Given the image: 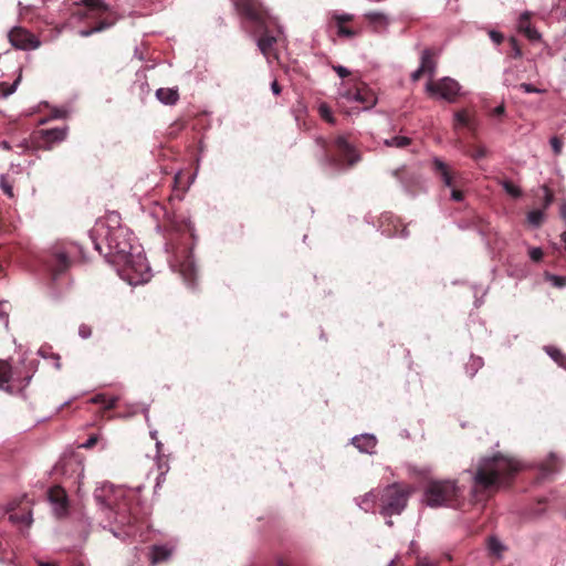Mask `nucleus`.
<instances>
[{"mask_svg": "<svg viewBox=\"0 0 566 566\" xmlns=\"http://www.w3.org/2000/svg\"><path fill=\"white\" fill-rule=\"evenodd\" d=\"M107 251L104 253L107 261L118 268L120 276L130 285H138L149 281L150 269L140 247L134 243L135 238L126 227H101Z\"/></svg>", "mask_w": 566, "mask_h": 566, "instance_id": "nucleus-1", "label": "nucleus"}, {"mask_svg": "<svg viewBox=\"0 0 566 566\" xmlns=\"http://www.w3.org/2000/svg\"><path fill=\"white\" fill-rule=\"evenodd\" d=\"M521 470L520 463L501 453L483 458L474 475L475 490H494L510 483Z\"/></svg>", "mask_w": 566, "mask_h": 566, "instance_id": "nucleus-2", "label": "nucleus"}, {"mask_svg": "<svg viewBox=\"0 0 566 566\" xmlns=\"http://www.w3.org/2000/svg\"><path fill=\"white\" fill-rule=\"evenodd\" d=\"M38 368L34 358L0 359V389H24Z\"/></svg>", "mask_w": 566, "mask_h": 566, "instance_id": "nucleus-3", "label": "nucleus"}, {"mask_svg": "<svg viewBox=\"0 0 566 566\" xmlns=\"http://www.w3.org/2000/svg\"><path fill=\"white\" fill-rule=\"evenodd\" d=\"M315 142L324 151L326 163L336 169L350 168L360 160V155L344 135L334 139L333 147L323 137H317Z\"/></svg>", "mask_w": 566, "mask_h": 566, "instance_id": "nucleus-4", "label": "nucleus"}, {"mask_svg": "<svg viewBox=\"0 0 566 566\" xmlns=\"http://www.w3.org/2000/svg\"><path fill=\"white\" fill-rule=\"evenodd\" d=\"M424 500L430 507L458 509L463 502V490L455 480H429L424 488Z\"/></svg>", "mask_w": 566, "mask_h": 566, "instance_id": "nucleus-5", "label": "nucleus"}, {"mask_svg": "<svg viewBox=\"0 0 566 566\" xmlns=\"http://www.w3.org/2000/svg\"><path fill=\"white\" fill-rule=\"evenodd\" d=\"M77 248L71 245L54 247L52 251L43 259V265L51 279L55 281L61 274L65 273L72 264V259Z\"/></svg>", "mask_w": 566, "mask_h": 566, "instance_id": "nucleus-6", "label": "nucleus"}, {"mask_svg": "<svg viewBox=\"0 0 566 566\" xmlns=\"http://www.w3.org/2000/svg\"><path fill=\"white\" fill-rule=\"evenodd\" d=\"M409 493L398 484H391L380 490L379 513L390 517L400 514L407 505Z\"/></svg>", "mask_w": 566, "mask_h": 566, "instance_id": "nucleus-7", "label": "nucleus"}, {"mask_svg": "<svg viewBox=\"0 0 566 566\" xmlns=\"http://www.w3.org/2000/svg\"><path fill=\"white\" fill-rule=\"evenodd\" d=\"M81 2L86 8L84 15L96 17L101 19V21L95 27L87 30H82L80 32L82 36H90L93 33L103 31L115 23L116 19L104 0H81Z\"/></svg>", "mask_w": 566, "mask_h": 566, "instance_id": "nucleus-8", "label": "nucleus"}, {"mask_svg": "<svg viewBox=\"0 0 566 566\" xmlns=\"http://www.w3.org/2000/svg\"><path fill=\"white\" fill-rule=\"evenodd\" d=\"M231 2L237 12L255 28H264L273 19L261 0H231Z\"/></svg>", "mask_w": 566, "mask_h": 566, "instance_id": "nucleus-9", "label": "nucleus"}, {"mask_svg": "<svg viewBox=\"0 0 566 566\" xmlns=\"http://www.w3.org/2000/svg\"><path fill=\"white\" fill-rule=\"evenodd\" d=\"M115 521L118 524L132 526L140 518V509L138 496L135 493L123 495L122 500L115 506Z\"/></svg>", "mask_w": 566, "mask_h": 566, "instance_id": "nucleus-10", "label": "nucleus"}, {"mask_svg": "<svg viewBox=\"0 0 566 566\" xmlns=\"http://www.w3.org/2000/svg\"><path fill=\"white\" fill-rule=\"evenodd\" d=\"M426 90L429 95H439L441 98L452 103L459 95L460 85L451 77H443L438 81L430 80L427 83Z\"/></svg>", "mask_w": 566, "mask_h": 566, "instance_id": "nucleus-11", "label": "nucleus"}, {"mask_svg": "<svg viewBox=\"0 0 566 566\" xmlns=\"http://www.w3.org/2000/svg\"><path fill=\"white\" fill-rule=\"evenodd\" d=\"M9 41L15 49L34 50L41 44L40 40L22 27H14L8 34Z\"/></svg>", "mask_w": 566, "mask_h": 566, "instance_id": "nucleus-12", "label": "nucleus"}, {"mask_svg": "<svg viewBox=\"0 0 566 566\" xmlns=\"http://www.w3.org/2000/svg\"><path fill=\"white\" fill-rule=\"evenodd\" d=\"M432 168L434 174L440 178L444 186L453 188L451 191L452 200L462 201L464 193L461 190L454 188V172L450 169V167L441 159L434 158L432 161Z\"/></svg>", "mask_w": 566, "mask_h": 566, "instance_id": "nucleus-13", "label": "nucleus"}, {"mask_svg": "<svg viewBox=\"0 0 566 566\" xmlns=\"http://www.w3.org/2000/svg\"><path fill=\"white\" fill-rule=\"evenodd\" d=\"M461 128H465L470 135L475 138L479 129V119L475 112H471L467 108L457 111L453 115V129L457 132Z\"/></svg>", "mask_w": 566, "mask_h": 566, "instance_id": "nucleus-14", "label": "nucleus"}, {"mask_svg": "<svg viewBox=\"0 0 566 566\" xmlns=\"http://www.w3.org/2000/svg\"><path fill=\"white\" fill-rule=\"evenodd\" d=\"M436 56L437 52L431 48H427L422 51L420 66L411 74L413 82L419 81L424 74L429 75L430 78L434 75L437 69Z\"/></svg>", "mask_w": 566, "mask_h": 566, "instance_id": "nucleus-15", "label": "nucleus"}, {"mask_svg": "<svg viewBox=\"0 0 566 566\" xmlns=\"http://www.w3.org/2000/svg\"><path fill=\"white\" fill-rule=\"evenodd\" d=\"M275 25L277 28V34L281 33L280 28L277 27L276 20L273 18L271 22H268L264 28H255L258 32L261 33L258 39V46L263 55L269 56L274 48V44L277 42V36L271 31V27Z\"/></svg>", "mask_w": 566, "mask_h": 566, "instance_id": "nucleus-16", "label": "nucleus"}, {"mask_svg": "<svg viewBox=\"0 0 566 566\" xmlns=\"http://www.w3.org/2000/svg\"><path fill=\"white\" fill-rule=\"evenodd\" d=\"M348 97L364 104L365 109H369L377 103L375 93L366 84H358L354 90L348 91Z\"/></svg>", "mask_w": 566, "mask_h": 566, "instance_id": "nucleus-17", "label": "nucleus"}, {"mask_svg": "<svg viewBox=\"0 0 566 566\" xmlns=\"http://www.w3.org/2000/svg\"><path fill=\"white\" fill-rule=\"evenodd\" d=\"M50 502L55 505V512L59 516L66 514L69 507L67 494L60 485L52 486L48 491Z\"/></svg>", "mask_w": 566, "mask_h": 566, "instance_id": "nucleus-18", "label": "nucleus"}, {"mask_svg": "<svg viewBox=\"0 0 566 566\" xmlns=\"http://www.w3.org/2000/svg\"><path fill=\"white\" fill-rule=\"evenodd\" d=\"M532 13L525 11L521 14L517 23V29L521 33H523L530 41H539L542 35L541 33L532 25L531 23Z\"/></svg>", "mask_w": 566, "mask_h": 566, "instance_id": "nucleus-19", "label": "nucleus"}, {"mask_svg": "<svg viewBox=\"0 0 566 566\" xmlns=\"http://www.w3.org/2000/svg\"><path fill=\"white\" fill-rule=\"evenodd\" d=\"M39 139L41 143L48 147H50L54 143H59L65 139L66 137V128H51V129H41L38 132Z\"/></svg>", "mask_w": 566, "mask_h": 566, "instance_id": "nucleus-20", "label": "nucleus"}, {"mask_svg": "<svg viewBox=\"0 0 566 566\" xmlns=\"http://www.w3.org/2000/svg\"><path fill=\"white\" fill-rule=\"evenodd\" d=\"M335 21V25L337 28V35L342 38H354L358 34V32L354 29L347 28L345 23L353 20V15L350 14H336L333 17Z\"/></svg>", "mask_w": 566, "mask_h": 566, "instance_id": "nucleus-21", "label": "nucleus"}, {"mask_svg": "<svg viewBox=\"0 0 566 566\" xmlns=\"http://www.w3.org/2000/svg\"><path fill=\"white\" fill-rule=\"evenodd\" d=\"M379 503L380 490H371L365 495H363L358 501V505L365 512L374 511L376 506L379 507Z\"/></svg>", "mask_w": 566, "mask_h": 566, "instance_id": "nucleus-22", "label": "nucleus"}, {"mask_svg": "<svg viewBox=\"0 0 566 566\" xmlns=\"http://www.w3.org/2000/svg\"><path fill=\"white\" fill-rule=\"evenodd\" d=\"M353 444L361 452L370 453L377 444V440L371 434H361L354 437Z\"/></svg>", "mask_w": 566, "mask_h": 566, "instance_id": "nucleus-23", "label": "nucleus"}, {"mask_svg": "<svg viewBox=\"0 0 566 566\" xmlns=\"http://www.w3.org/2000/svg\"><path fill=\"white\" fill-rule=\"evenodd\" d=\"M179 273L188 284H192L196 277L195 263L190 255L179 264Z\"/></svg>", "mask_w": 566, "mask_h": 566, "instance_id": "nucleus-24", "label": "nucleus"}, {"mask_svg": "<svg viewBox=\"0 0 566 566\" xmlns=\"http://www.w3.org/2000/svg\"><path fill=\"white\" fill-rule=\"evenodd\" d=\"M365 19L376 32L385 30L388 25L387 17L380 12H368L365 14Z\"/></svg>", "mask_w": 566, "mask_h": 566, "instance_id": "nucleus-25", "label": "nucleus"}, {"mask_svg": "<svg viewBox=\"0 0 566 566\" xmlns=\"http://www.w3.org/2000/svg\"><path fill=\"white\" fill-rule=\"evenodd\" d=\"M157 98L167 105H174L179 99V93L176 88L161 87L156 92Z\"/></svg>", "mask_w": 566, "mask_h": 566, "instance_id": "nucleus-26", "label": "nucleus"}, {"mask_svg": "<svg viewBox=\"0 0 566 566\" xmlns=\"http://www.w3.org/2000/svg\"><path fill=\"white\" fill-rule=\"evenodd\" d=\"M93 403L102 405L103 410H111L118 408V399L114 396H108L105 392H101L91 399Z\"/></svg>", "mask_w": 566, "mask_h": 566, "instance_id": "nucleus-27", "label": "nucleus"}, {"mask_svg": "<svg viewBox=\"0 0 566 566\" xmlns=\"http://www.w3.org/2000/svg\"><path fill=\"white\" fill-rule=\"evenodd\" d=\"M171 556V549L166 546L155 545L151 549V563L159 564L167 562Z\"/></svg>", "mask_w": 566, "mask_h": 566, "instance_id": "nucleus-28", "label": "nucleus"}, {"mask_svg": "<svg viewBox=\"0 0 566 566\" xmlns=\"http://www.w3.org/2000/svg\"><path fill=\"white\" fill-rule=\"evenodd\" d=\"M559 470V460L551 454L542 464L541 471L544 476L554 474Z\"/></svg>", "mask_w": 566, "mask_h": 566, "instance_id": "nucleus-29", "label": "nucleus"}, {"mask_svg": "<svg viewBox=\"0 0 566 566\" xmlns=\"http://www.w3.org/2000/svg\"><path fill=\"white\" fill-rule=\"evenodd\" d=\"M547 355L562 368L566 369V355L554 346H545Z\"/></svg>", "mask_w": 566, "mask_h": 566, "instance_id": "nucleus-30", "label": "nucleus"}, {"mask_svg": "<svg viewBox=\"0 0 566 566\" xmlns=\"http://www.w3.org/2000/svg\"><path fill=\"white\" fill-rule=\"evenodd\" d=\"M412 139L407 136H392L384 140V145L387 147L406 148L411 145Z\"/></svg>", "mask_w": 566, "mask_h": 566, "instance_id": "nucleus-31", "label": "nucleus"}, {"mask_svg": "<svg viewBox=\"0 0 566 566\" xmlns=\"http://www.w3.org/2000/svg\"><path fill=\"white\" fill-rule=\"evenodd\" d=\"M544 217L545 214L543 209H535L527 213V221L533 227L538 228L543 223Z\"/></svg>", "mask_w": 566, "mask_h": 566, "instance_id": "nucleus-32", "label": "nucleus"}, {"mask_svg": "<svg viewBox=\"0 0 566 566\" xmlns=\"http://www.w3.org/2000/svg\"><path fill=\"white\" fill-rule=\"evenodd\" d=\"M20 80H21V74L18 76V78L12 84H9L7 82H1L0 83V95L2 97H8L12 93H14Z\"/></svg>", "mask_w": 566, "mask_h": 566, "instance_id": "nucleus-33", "label": "nucleus"}, {"mask_svg": "<svg viewBox=\"0 0 566 566\" xmlns=\"http://www.w3.org/2000/svg\"><path fill=\"white\" fill-rule=\"evenodd\" d=\"M501 185H502L503 189L505 190V192L507 195H510L511 197L520 198L522 196V190L520 189V187L514 185L512 181L503 180V181H501Z\"/></svg>", "mask_w": 566, "mask_h": 566, "instance_id": "nucleus-34", "label": "nucleus"}, {"mask_svg": "<svg viewBox=\"0 0 566 566\" xmlns=\"http://www.w3.org/2000/svg\"><path fill=\"white\" fill-rule=\"evenodd\" d=\"M488 548L491 554L496 555V556H500L502 554V552L504 551V546L495 537H490L488 539Z\"/></svg>", "mask_w": 566, "mask_h": 566, "instance_id": "nucleus-35", "label": "nucleus"}, {"mask_svg": "<svg viewBox=\"0 0 566 566\" xmlns=\"http://www.w3.org/2000/svg\"><path fill=\"white\" fill-rule=\"evenodd\" d=\"M10 520L12 522H18V523L30 525L31 522H32L31 512L28 511L27 513H22V514L11 513L10 514Z\"/></svg>", "mask_w": 566, "mask_h": 566, "instance_id": "nucleus-36", "label": "nucleus"}, {"mask_svg": "<svg viewBox=\"0 0 566 566\" xmlns=\"http://www.w3.org/2000/svg\"><path fill=\"white\" fill-rule=\"evenodd\" d=\"M318 113L321 115V117L326 120L327 123L329 124H334L335 123V119L332 115V111L329 108V106L325 103H322L319 106H318Z\"/></svg>", "mask_w": 566, "mask_h": 566, "instance_id": "nucleus-37", "label": "nucleus"}, {"mask_svg": "<svg viewBox=\"0 0 566 566\" xmlns=\"http://www.w3.org/2000/svg\"><path fill=\"white\" fill-rule=\"evenodd\" d=\"M509 43H510V46H511L510 56L513 57V59H521L522 55H523V52H522V49H521V46L518 44V41L515 38H511L509 40Z\"/></svg>", "mask_w": 566, "mask_h": 566, "instance_id": "nucleus-38", "label": "nucleus"}, {"mask_svg": "<svg viewBox=\"0 0 566 566\" xmlns=\"http://www.w3.org/2000/svg\"><path fill=\"white\" fill-rule=\"evenodd\" d=\"M0 188L10 199L14 198L13 185L4 176L0 179Z\"/></svg>", "mask_w": 566, "mask_h": 566, "instance_id": "nucleus-39", "label": "nucleus"}, {"mask_svg": "<svg viewBox=\"0 0 566 566\" xmlns=\"http://www.w3.org/2000/svg\"><path fill=\"white\" fill-rule=\"evenodd\" d=\"M486 148L483 147V146H480V145H475V146H472L470 151H469V155L475 159V160H479V159H482L486 156Z\"/></svg>", "mask_w": 566, "mask_h": 566, "instance_id": "nucleus-40", "label": "nucleus"}, {"mask_svg": "<svg viewBox=\"0 0 566 566\" xmlns=\"http://www.w3.org/2000/svg\"><path fill=\"white\" fill-rule=\"evenodd\" d=\"M549 144L555 155H559L563 149V140L558 136L551 138Z\"/></svg>", "mask_w": 566, "mask_h": 566, "instance_id": "nucleus-41", "label": "nucleus"}, {"mask_svg": "<svg viewBox=\"0 0 566 566\" xmlns=\"http://www.w3.org/2000/svg\"><path fill=\"white\" fill-rule=\"evenodd\" d=\"M543 190H544L543 210H545L553 202L554 195L547 187H543Z\"/></svg>", "mask_w": 566, "mask_h": 566, "instance_id": "nucleus-42", "label": "nucleus"}, {"mask_svg": "<svg viewBox=\"0 0 566 566\" xmlns=\"http://www.w3.org/2000/svg\"><path fill=\"white\" fill-rule=\"evenodd\" d=\"M78 334L82 338H88L91 335H92V327L90 325H86V324H82L80 327H78Z\"/></svg>", "mask_w": 566, "mask_h": 566, "instance_id": "nucleus-43", "label": "nucleus"}, {"mask_svg": "<svg viewBox=\"0 0 566 566\" xmlns=\"http://www.w3.org/2000/svg\"><path fill=\"white\" fill-rule=\"evenodd\" d=\"M408 170L402 167V168H399V169H396L394 171V176L399 179L402 184H406V177L408 176Z\"/></svg>", "mask_w": 566, "mask_h": 566, "instance_id": "nucleus-44", "label": "nucleus"}, {"mask_svg": "<svg viewBox=\"0 0 566 566\" xmlns=\"http://www.w3.org/2000/svg\"><path fill=\"white\" fill-rule=\"evenodd\" d=\"M530 258L534 262H538L543 258V251L539 248H533V249L530 250Z\"/></svg>", "mask_w": 566, "mask_h": 566, "instance_id": "nucleus-45", "label": "nucleus"}, {"mask_svg": "<svg viewBox=\"0 0 566 566\" xmlns=\"http://www.w3.org/2000/svg\"><path fill=\"white\" fill-rule=\"evenodd\" d=\"M489 34H490L491 40L497 45L501 44L504 40V36L501 32L492 30V31H490Z\"/></svg>", "mask_w": 566, "mask_h": 566, "instance_id": "nucleus-46", "label": "nucleus"}, {"mask_svg": "<svg viewBox=\"0 0 566 566\" xmlns=\"http://www.w3.org/2000/svg\"><path fill=\"white\" fill-rule=\"evenodd\" d=\"M520 90L524 91L525 93H538L539 90L536 88L534 85L528 83H522L518 86Z\"/></svg>", "mask_w": 566, "mask_h": 566, "instance_id": "nucleus-47", "label": "nucleus"}, {"mask_svg": "<svg viewBox=\"0 0 566 566\" xmlns=\"http://www.w3.org/2000/svg\"><path fill=\"white\" fill-rule=\"evenodd\" d=\"M333 70H334V71H335V72H336L340 77H346V76H348V75L350 74V72H349L346 67H344V66H342V65H335V66H333Z\"/></svg>", "mask_w": 566, "mask_h": 566, "instance_id": "nucleus-48", "label": "nucleus"}, {"mask_svg": "<svg viewBox=\"0 0 566 566\" xmlns=\"http://www.w3.org/2000/svg\"><path fill=\"white\" fill-rule=\"evenodd\" d=\"M97 440L98 439L96 436H91L82 447L85 449H91L97 443Z\"/></svg>", "mask_w": 566, "mask_h": 566, "instance_id": "nucleus-49", "label": "nucleus"}, {"mask_svg": "<svg viewBox=\"0 0 566 566\" xmlns=\"http://www.w3.org/2000/svg\"><path fill=\"white\" fill-rule=\"evenodd\" d=\"M504 113H505V107L503 104H501L493 109L492 115L493 116H502Z\"/></svg>", "mask_w": 566, "mask_h": 566, "instance_id": "nucleus-50", "label": "nucleus"}, {"mask_svg": "<svg viewBox=\"0 0 566 566\" xmlns=\"http://www.w3.org/2000/svg\"><path fill=\"white\" fill-rule=\"evenodd\" d=\"M119 221V216L115 212L111 213L108 217H107V222H112V223H118Z\"/></svg>", "mask_w": 566, "mask_h": 566, "instance_id": "nucleus-51", "label": "nucleus"}, {"mask_svg": "<svg viewBox=\"0 0 566 566\" xmlns=\"http://www.w3.org/2000/svg\"><path fill=\"white\" fill-rule=\"evenodd\" d=\"M417 566H436L432 562L427 558L419 559Z\"/></svg>", "mask_w": 566, "mask_h": 566, "instance_id": "nucleus-52", "label": "nucleus"}, {"mask_svg": "<svg viewBox=\"0 0 566 566\" xmlns=\"http://www.w3.org/2000/svg\"><path fill=\"white\" fill-rule=\"evenodd\" d=\"M271 87L274 94L279 95L281 93V86L276 81L272 83Z\"/></svg>", "mask_w": 566, "mask_h": 566, "instance_id": "nucleus-53", "label": "nucleus"}, {"mask_svg": "<svg viewBox=\"0 0 566 566\" xmlns=\"http://www.w3.org/2000/svg\"><path fill=\"white\" fill-rule=\"evenodd\" d=\"M276 566H290L285 559H283L282 557H279L276 559Z\"/></svg>", "mask_w": 566, "mask_h": 566, "instance_id": "nucleus-54", "label": "nucleus"}, {"mask_svg": "<svg viewBox=\"0 0 566 566\" xmlns=\"http://www.w3.org/2000/svg\"><path fill=\"white\" fill-rule=\"evenodd\" d=\"M52 358L54 359V365L57 369H60L61 367V364H60V356L59 355H53Z\"/></svg>", "mask_w": 566, "mask_h": 566, "instance_id": "nucleus-55", "label": "nucleus"}, {"mask_svg": "<svg viewBox=\"0 0 566 566\" xmlns=\"http://www.w3.org/2000/svg\"><path fill=\"white\" fill-rule=\"evenodd\" d=\"M159 208H160V210L164 211V217L167 218V219H170V214L167 211L166 207L165 206H159Z\"/></svg>", "mask_w": 566, "mask_h": 566, "instance_id": "nucleus-56", "label": "nucleus"}, {"mask_svg": "<svg viewBox=\"0 0 566 566\" xmlns=\"http://www.w3.org/2000/svg\"><path fill=\"white\" fill-rule=\"evenodd\" d=\"M560 212H562L563 218H564V219H566V203H564V205L562 206V210H560Z\"/></svg>", "mask_w": 566, "mask_h": 566, "instance_id": "nucleus-57", "label": "nucleus"}, {"mask_svg": "<svg viewBox=\"0 0 566 566\" xmlns=\"http://www.w3.org/2000/svg\"><path fill=\"white\" fill-rule=\"evenodd\" d=\"M562 241H563V243H564V248H565V250H566V231H565V232H563V234H562Z\"/></svg>", "mask_w": 566, "mask_h": 566, "instance_id": "nucleus-58", "label": "nucleus"}, {"mask_svg": "<svg viewBox=\"0 0 566 566\" xmlns=\"http://www.w3.org/2000/svg\"><path fill=\"white\" fill-rule=\"evenodd\" d=\"M39 566H57V565L54 564V563H43V562H41Z\"/></svg>", "mask_w": 566, "mask_h": 566, "instance_id": "nucleus-59", "label": "nucleus"}, {"mask_svg": "<svg viewBox=\"0 0 566 566\" xmlns=\"http://www.w3.org/2000/svg\"><path fill=\"white\" fill-rule=\"evenodd\" d=\"M388 566H399V560L398 559H394L390 562V564Z\"/></svg>", "mask_w": 566, "mask_h": 566, "instance_id": "nucleus-60", "label": "nucleus"}, {"mask_svg": "<svg viewBox=\"0 0 566 566\" xmlns=\"http://www.w3.org/2000/svg\"><path fill=\"white\" fill-rule=\"evenodd\" d=\"M95 247H96V249H97L101 253H103V250H102V247H101V244H99V243H96V244H95Z\"/></svg>", "mask_w": 566, "mask_h": 566, "instance_id": "nucleus-61", "label": "nucleus"}, {"mask_svg": "<svg viewBox=\"0 0 566 566\" xmlns=\"http://www.w3.org/2000/svg\"><path fill=\"white\" fill-rule=\"evenodd\" d=\"M556 280H557V281H559V282H558V284H559V285H563V282H562V281H563V279H562V277H556Z\"/></svg>", "mask_w": 566, "mask_h": 566, "instance_id": "nucleus-62", "label": "nucleus"}, {"mask_svg": "<svg viewBox=\"0 0 566 566\" xmlns=\"http://www.w3.org/2000/svg\"><path fill=\"white\" fill-rule=\"evenodd\" d=\"M116 242H117V243H122V242H123V239H116Z\"/></svg>", "mask_w": 566, "mask_h": 566, "instance_id": "nucleus-63", "label": "nucleus"}, {"mask_svg": "<svg viewBox=\"0 0 566 566\" xmlns=\"http://www.w3.org/2000/svg\"><path fill=\"white\" fill-rule=\"evenodd\" d=\"M137 412V408H135L130 413L134 415Z\"/></svg>", "mask_w": 566, "mask_h": 566, "instance_id": "nucleus-64", "label": "nucleus"}]
</instances>
